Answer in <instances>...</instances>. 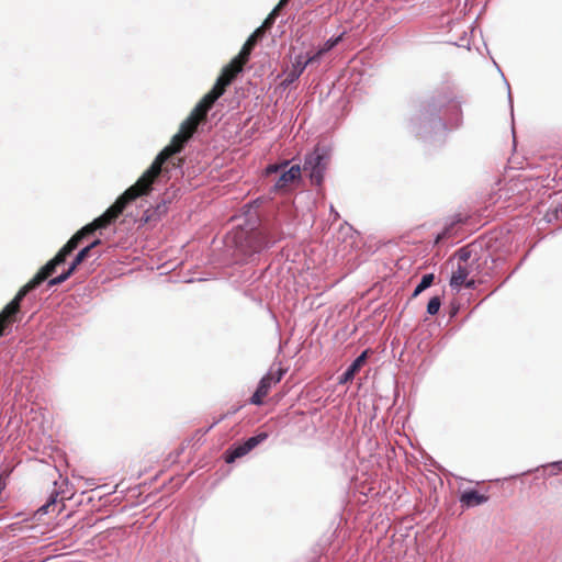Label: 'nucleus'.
I'll return each mask as SVG.
<instances>
[{
	"label": "nucleus",
	"instance_id": "1",
	"mask_svg": "<svg viewBox=\"0 0 562 562\" xmlns=\"http://www.w3.org/2000/svg\"><path fill=\"white\" fill-rule=\"evenodd\" d=\"M175 154H177V148L172 149V147L166 146L136 183L130 187L102 215L79 229L57 255L61 256L66 261V258L78 247L85 237L98 229L106 228L122 214L127 203L154 190L155 184L159 183L162 176V165Z\"/></svg>",
	"mask_w": 562,
	"mask_h": 562
},
{
	"label": "nucleus",
	"instance_id": "2",
	"mask_svg": "<svg viewBox=\"0 0 562 562\" xmlns=\"http://www.w3.org/2000/svg\"><path fill=\"white\" fill-rule=\"evenodd\" d=\"M175 154H177V148L172 149V147L166 146L136 183L130 187L102 215L79 229L57 255L61 256L66 261V258L78 247L85 237L98 229L106 228L122 214L127 203L154 190L155 184L159 183L162 176V165Z\"/></svg>",
	"mask_w": 562,
	"mask_h": 562
},
{
	"label": "nucleus",
	"instance_id": "3",
	"mask_svg": "<svg viewBox=\"0 0 562 562\" xmlns=\"http://www.w3.org/2000/svg\"><path fill=\"white\" fill-rule=\"evenodd\" d=\"M175 154H177V148L172 149V147L166 146L136 183L130 187L102 215L79 229L57 255L61 256L66 261V258L78 247L85 237L98 229L106 228L122 214L127 203L154 190L155 184L159 183L162 176V165Z\"/></svg>",
	"mask_w": 562,
	"mask_h": 562
},
{
	"label": "nucleus",
	"instance_id": "4",
	"mask_svg": "<svg viewBox=\"0 0 562 562\" xmlns=\"http://www.w3.org/2000/svg\"><path fill=\"white\" fill-rule=\"evenodd\" d=\"M175 154H177V148L172 149V147L166 146L136 183L130 187L102 215L79 229L57 255L61 256L66 261V258L78 247L85 237L98 229L106 228L122 214L127 203L154 190L155 184L159 183L162 176V165Z\"/></svg>",
	"mask_w": 562,
	"mask_h": 562
},
{
	"label": "nucleus",
	"instance_id": "5",
	"mask_svg": "<svg viewBox=\"0 0 562 562\" xmlns=\"http://www.w3.org/2000/svg\"><path fill=\"white\" fill-rule=\"evenodd\" d=\"M262 36V30H255L248 37L239 54L223 68L221 76L217 78L211 91L200 100L190 115L181 123L179 132L172 137L168 147H172V149L177 148V154L182 150L187 142L196 131L200 122L205 120L207 112L215 101L224 94L226 87L243 71L245 64L249 60L251 50Z\"/></svg>",
	"mask_w": 562,
	"mask_h": 562
},
{
	"label": "nucleus",
	"instance_id": "6",
	"mask_svg": "<svg viewBox=\"0 0 562 562\" xmlns=\"http://www.w3.org/2000/svg\"><path fill=\"white\" fill-rule=\"evenodd\" d=\"M462 99L451 91L430 98L409 121V130L416 136L426 138L443 132L447 125L458 127L461 122Z\"/></svg>",
	"mask_w": 562,
	"mask_h": 562
},
{
	"label": "nucleus",
	"instance_id": "7",
	"mask_svg": "<svg viewBox=\"0 0 562 562\" xmlns=\"http://www.w3.org/2000/svg\"><path fill=\"white\" fill-rule=\"evenodd\" d=\"M65 260L61 258V256L57 255L50 259L44 267L41 268V270L24 285L22 286L16 295L13 297V300L5 305V307L0 313V319L3 316H10L13 321H15V316L20 312V306L22 300L25 297V295L35 290L37 286H40L48 277H50L55 271L56 268L60 265H63Z\"/></svg>",
	"mask_w": 562,
	"mask_h": 562
},
{
	"label": "nucleus",
	"instance_id": "8",
	"mask_svg": "<svg viewBox=\"0 0 562 562\" xmlns=\"http://www.w3.org/2000/svg\"><path fill=\"white\" fill-rule=\"evenodd\" d=\"M330 159V149L326 146H316L313 151L306 154L303 171L306 172L313 184L319 186Z\"/></svg>",
	"mask_w": 562,
	"mask_h": 562
},
{
	"label": "nucleus",
	"instance_id": "9",
	"mask_svg": "<svg viewBox=\"0 0 562 562\" xmlns=\"http://www.w3.org/2000/svg\"><path fill=\"white\" fill-rule=\"evenodd\" d=\"M245 241L247 246L245 252L250 256L269 248L276 243V239L267 231H255L246 235Z\"/></svg>",
	"mask_w": 562,
	"mask_h": 562
},
{
	"label": "nucleus",
	"instance_id": "10",
	"mask_svg": "<svg viewBox=\"0 0 562 562\" xmlns=\"http://www.w3.org/2000/svg\"><path fill=\"white\" fill-rule=\"evenodd\" d=\"M301 171L302 169L299 165H293L289 169L284 168L276 180L271 191L278 192L288 188L294 181L300 179Z\"/></svg>",
	"mask_w": 562,
	"mask_h": 562
},
{
	"label": "nucleus",
	"instance_id": "11",
	"mask_svg": "<svg viewBox=\"0 0 562 562\" xmlns=\"http://www.w3.org/2000/svg\"><path fill=\"white\" fill-rule=\"evenodd\" d=\"M89 252L90 250L87 247H83L81 250H79L69 268L56 278L50 279L48 281V285L54 286L65 282L72 274L76 268L89 256Z\"/></svg>",
	"mask_w": 562,
	"mask_h": 562
},
{
	"label": "nucleus",
	"instance_id": "12",
	"mask_svg": "<svg viewBox=\"0 0 562 562\" xmlns=\"http://www.w3.org/2000/svg\"><path fill=\"white\" fill-rule=\"evenodd\" d=\"M314 61H316L315 57L310 56L304 59L302 56H297L295 58L292 69L286 75L284 83L290 85V83L294 82L296 79H299V77L302 75V72L307 67V65H310Z\"/></svg>",
	"mask_w": 562,
	"mask_h": 562
},
{
	"label": "nucleus",
	"instance_id": "13",
	"mask_svg": "<svg viewBox=\"0 0 562 562\" xmlns=\"http://www.w3.org/2000/svg\"><path fill=\"white\" fill-rule=\"evenodd\" d=\"M368 357V350H364L361 355H359L351 364L347 368V370L339 376V384H346L355 378V374L360 370L363 366Z\"/></svg>",
	"mask_w": 562,
	"mask_h": 562
},
{
	"label": "nucleus",
	"instance_id": "14",
	"mask_svg": "<svg viewBox=\"0 0 562 562\" xmlns=\"http://www.w3.org/2000/svg\"><path fill=\"white\" fill-rule=\"evenodd\" d=\"M167 212V201L164 199L156 204L154 207H149L144 211L140 222L144 224L157 222Z\"/></svg>",
	"mask_w": 562,
	"mask_h": 562
},
{
	"label": "nucleus",
	"instance_id": "15",
	"mask_svg": "<svg viewBox=\"0 0 562 562\" xmlns=\"http://www.w3.org/2000/svg\"><path fill=\"white\" fill-rule=\"evenodd\" d=\"M271 376H262L258 383V386L255 393L251 395L249 402L252 405H261L263 403V397L269 393L271 389Z\"/></svg>",
	"mask_w": 562,
	"mask_h": 562
},
{
	"label": "nucleus",
	"instance_id": "16",
	"mask_svg": "<svg viewBox=\"0 0 562 562\" xmlns=\"http://www.w3.org/2000/svg\"><path fill=\"white\" fill-rule=\"evenodd\" d=\"M488 497L476 490H468L460 496V502L467 507H474L486 503Z\"/></svg>",
	"mask_w": 562,
	"mask_h": 562
},
{
	"label": "nucleus",
	"instance_id": "17",
	"mask_svg": "<svg viewBox=\"0 0 562 562\" xmlns=\"http://www.w3.org/2000/svg\"><path fill=\"white\" fill-rule=\"evenodd\" d=\"M249 453L244 442H236L232 445L226 451H225V462L226 463H233L237 459L246 456Z\"/></svg>",
	"mask_w": 562,
	"mask_h": 562
},
{
	"label": "nucleus",
	"instance_id": "18",
	"mask_svg": "<svg viewBox=\"0 0 562 562\" xmlns=\"http://www.w3.org/2000/svg\"><path fill=\"white\" fill-rule=\"evenodd\" d=\"M469 273L470 272L468 268L459 263L457 270L453 271L452 277L450 279V286L452 289L459 290L465 282Z\"/></svg>",
	"mask_w": 562,
	"mask_h": 562
},
{
	"label": "nucleus",
	"instance_id": "19",
	"mask_svg": "<svg viewBox=\"0 0 562 562\" xmlns=\"http://www.w3.org/2000/svg\"><path fill=\"white\" fill-rule=\"evenodd\" d=\"M346 32H342L341 34H339L338 36L336 37H330L329 40H327L323 47H321L315 54L312 55V57H315V60H319V58L326 54L327 52L331 50L335 46H337L344 38Z\"/></svg>",
	"mask_w": 562,
	"mask_h": 562
},
{
	"label": "nucleus",
	"instance_id": "20",
	"mask_svg": "<svg viewBox=\"0 0 562 562\" xmlns=\"http://www.w3.org/2000/svg\"><path fill=\"white\" fill-rule=\"evenodd\" d=\"M435 276L432 273H426L422 277L419 283L416 285L413 296L419 295L426 289H428L434 282Z\"/></svg>",
	"mask_w": 562,
	"mask_h": 562
},
{
	"label": "nucleus",
	"instance_id": "21",
	"mask_svg": "<svg viewBox=\"0 0 562 562\" xmlns=\"http://www.w3.org/2000/svg\"><path fill=\"white\" fill-rule=\"evenodd\" d=\"M268 438V434L267 432H259L252 437H249L247 438L244 443L247 448V450L250 452L252 449H255L258 445L262 443L263 441H266Z\"/></svg>",
	"mask_w": 562,
	"mask_h": 562
},
{
	"label": "nucleus",
	"instance_id": "22",
	"mask_svg": "<svg viewBox=\"0 0 562 562\" xmlns=\"http://www.w3.org/2000/svg\"><path fill=\"white\" fill-rule=\"evenodd\" d=\"M278 14H279V8H274V9L270 12V14L266 18V20L263 21V23L261 24V26H259L257 30H262V35H263V34H265V32H266L267 30H269V29L273 25V23H274V21H276L277 16H278Z\"/></svg>",
	"mask_w": 562,
	"mask_h": 562
},
{
	"label": "nucleus",
	"instance_id": "23",
	"mask_svg": "<svg viewBox=\"0 0 562 562\" xmlns=\"http://www.w3.org/2000/svg\"><path fill=\"white\" fill-rule=\"evenodd\" d=\"M441 306V300L439 296H432L427 304V313L429 315H436Z\"/></svg>",
	"mask_w": 562,
	"mask_h": 562
},
{
	"label": "nucleus",
	"instance_id": "24",
	"mask_svg": "<svg viewBox=\"0 0 562 562\" xmlns=\"http://www.w3.org/2000/svg\"><path fill=\"white\" fill-rule=\"evenodd\" d=\"M288 165H289V161H284L281 165H269L266 168V175L271 176V175L278 173V172L282 171L284 168H286Z\"/></svg>",
	"mask_w": 562,
	"mask_h": 562
},
{
	"label": "nucleus",
	"instance_id": "25",
	"mask_svg": "<svg viewBox=\"0 0 562 562\" xmlns=\"http://www.w3.org/2000/svg\"><path fill=\"white\" fill-rule=\"evenodd\" d=\"M263 376H271V384H277L281 381L282 376H283V370L282 369H278L276 371H272L270 370L267 374H265Z\"/></svg>",
	"mask_w": 562,
	"mask_h": 562
},
{
	"label": "nucleus",
	"instance_id": "26",
	"mask_svg": "<svg viewBox=\"0 0 562 562\" xmlns=\"http://www.w3.org/2000/svg\"><path fill=\"white\" fill-rule=\"evenodd\" d=\"M14 321L10 316H3L0 319V337L4 335L7 327Z\"/></svg>",
	"mask_w": 562,
	"mask_h": 562
},
{
	"label": "nucleus",
	"instance_id": "27",
	"mask_svg": "<svg viewBox=\"0 0 562 562\" xmlns=\"http://www.w3.org/2000/svg\"><path fill=\"white\" fill-rule=\"evenodd\" d=\"M57 496L58 494L55 493V494H52L47 501V503L45 505H43L41 507V510H43L44 513H48V508L52 506V505H55L56 502H57Z\"/></svg>",
	"mask_w": 562,
	"mask_h": 562
},
{
	"label": "nucleus",
	"instance_id": "28",
	"mask_svg": "<svg viewBox=\"0 0 562 562\" xmlns=\"http://www.w3.org/2000/svg\"><path fill=\"white\" fill-rule=\"evenodd\" d=\"M458 257L460 261L467 262L470 258V252L467 249L461 248L458 250Z\"/></svg>",
	"mask_w": 562,
	"mask_h": 562
},
{
	"label": "nucleus",
	"instance_id": "29",
	"mask_svg": "<svg viewBox=\"0 0 562 562\" xmlns=\"http://www.w3.org/2000/svg\"><path fill=\"white\" fill-rule=\"evenodd\" d=\"M463 285L468 289H475V280L471 279V280H465V282L463 283Z\"/></svg>",
	"mask_w": 562,
	"mask_h": 562
},
{
	"label": "nucleus",
	"instance_id": "30",
	"mask_svg": "<svg viewBox=\"0 0 562 562\" xmlns=\"http://www.w3.org/2000/svg\"><path fill=\"white\" fill-rule=\"evenodd\" d=\"M101 244V239H94L91 244L86 246L89 250L93 249L94 247L99 246Z\"/></svg>",
	"mask_w": 562,
	"mask_h": 562
},
{
	"label": "nucleus",
	"instance_id": "31",
	"mask_svg": "<svg viewBox=\"0 0 562 562\" xmlns=\"http://www.w3.org/2000/svg\"><path fill=\"white\" fill-rule=\"evenodd\" d=\"M290 0H280L274 8H279V11L289 3Z\"/></svg>",
	"mask_w": 562,
	"mask_h": 562
},
{
	"label": "nucleus",
	"instance_id": "32",
	"mask_svg": "<svg viewBox=\"0 0 562 562\" xmlns=\"http://www.w3.org/2000/svg\"><path fill=\"white\" fill-rule=\"evenodd\" d=\"M330 213H331V215H333V217H334V220H335V221L339 217L338 212H337V211H335L333 206H330Z\"/></svg>",
	"mask_w": 562,
	"mask_h": 562
},
{
	"label": "nucleus",
	"instance_id": "33",
	"mask_svg": "<svg viewBox=\"0 0 562 562\" xmlns=\"http://www.w3.org/2000/svg\"><path fill=\"white\" fill-rule=\"evenodd\" d=\"M551 467H554V468L557 467V468L561 469L562 468V461L561 462H553V463H551Z\"/></svg>",
	"mask_w": 562,
	"mask_h": 562
},
{
	"label": "nucleus",
	"instance_id": "34",
	"mask_svg": "<svg viewBox=\"0 0 562 562\" xmlns=\"http://www.w3.org/2000/svg\"><path fill=\"white\" fill-rule=\"evenodd\" d=\"M507 87L509 88V85L507 83ZM508 98H509V102L512 103V93H510V90L508 89Z\"/></svg>",
	"mask_w": 562,
	"mask_h": 562
},
{
	"label": "nucleus",
	"instance_id": "35",
	"mask_svg": "<svg viewBox=\"0 0 562 562\" xmlns=\"http://www.w3.org/2000/svg\"><path fill=\"white\" fill-rule=\"evenodd\" d=\"M442 237H443V234L438 235V237H437V239H436V243H438Z\"/></svg>",
	"mask_w": 562,
	"mask_h": 562
}]
</instances>
